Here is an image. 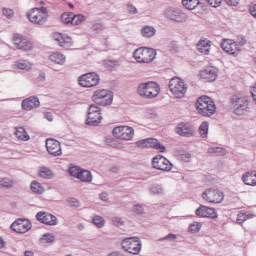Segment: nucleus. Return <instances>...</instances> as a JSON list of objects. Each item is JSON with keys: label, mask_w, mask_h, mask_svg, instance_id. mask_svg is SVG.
Wrapping results in <instances>:
<instances>
[{"label": "nucleus", "mask_w": 256, "mask_h": 256, "mask_svg": "<svg viewBox=\"0 0 256 256\" xmlns=\"http://www.w3.org/2000/svg\"><path fill=\"white\" fill-rule=\"evenodd\" d=\"M100 199L101 201H104L105 203H107V201H109V194H107V192H102L100 194Z\"/></svg>", "instance_id": "obj_54"}, {"label": "nucleus", "mask_w": 256, "mask_h": 256, "mask_svg": "<svg viewBox=\"0 0 256 256\" xmlns=\"http://www.w3.org/2000/svg\"><path fill=\"white\" fill-rule=\"evenodd\" d=\"M36 219L40 223H44V225L55 226L58 223L57 217L47 212H38L36 214Z\"/></svg>", "instance_id": "obj_19"}, {"label": "nucleus", "mask_w": 256, "mask_h": 256, "mask_svg": "<svg viewBox=\"0 0 256 256\" xmlns=\"http://www.w3.org/2000/svg\"><path fill=\"white\" fill-rule=\"evenodd\" d=\"M15 180L11 178H0V187L2 189H13L15 187Z\"/></svg>", "instance_id": "obj_31"}, {"label": "nucleus", "mask_w": 256, "mask_h": 256, "mask_svg": "<svg viewBox=\"0 0 256 256\" xmlns=\"http://www.w3.org/2000/svg\"><path fill=\"white\" fill-rule=\"evenodd\" d=\"M101 121H103V116H101V108L97 105L91 104L88 108L86 125L90 127H97Z\"/></svg>", "instance_id": "obj_6"}, {"label": "nucleus", "mask_w": 256, "mask_h": 256, "mask_svg": "<svg viewBox=\"0 0 256 256\" xmlns=\"http://www.w3.org/2000/svg\"><path fill=\"white\" fill-rule=\"evenodd\" d=\"M110 171H111V173H119V167L114 166V167L110 168Z\"/></svg>", "instance_id": "obj_59"}, {"label": "nucleus", "mask_w": 256, "mask_h": 256, "mask_svg": "<svg viewBox=\"0 0 256 256\" xmlns=\"http://www.w3.org/2000/svg\"><path fill=\"white\" fill-rule=\"evenodd\" d=\"M30 188H31V191H33V193H37L38 195L43 194V192L45 191L43 186H41V183H39L37 181H33L31 183Z\"/></svg>", "instance_id": "obj_38"}, {"label": "nucleus", "mask_w": 256, "mask_h": 256, "mask_svg": "<svg viewBox=\"0 0 256 256\" xmlns=\"http://www.w3.org/2000/svg\"><path fill=\"white\" fill-rule=\"evenodd\" d=\"M180 159L181 161H185L186 163H189V161H191V153L186 152V153L180 154Z\"/></svg>", "instance_id": "obj_51"}, {"label": "nucleus", "mask_w": 256, "mask_h": 256, "mask_svg": "<svg viewBox=\"0 0 256 256\" xmlns=\"http://www.w3.org/2000/svg\"><path fill=\"white\" fill-rule=\"evenodd\" d=\"M152 167L158 171H171L173 164L167 158L158 155L152 159Z\"/></svg>", "instance_id": "obj_14"}, {"label": "nucleus", "mask_w": 256, "mask_h": 256, "mask_svg": "<svg viewBox=\"0 0 256 256\" xmlns=\"http://www.w3.org/2000/svg\"><path fill=\"white\" fill-rule=\"evenodd\" d=\"M41 105V102H39V98L35 96H30L27 99H24L22 101V109L25 111H31V109H37Z\"/></svg>", "instance_id": "obj_23"}, {"label": "nucleus", "mask_w": 256, "mask_h": 256, "mask_svg": "<svg viewBox=\"0 0 256 256\" xmlns=\"http://www.w3.org/2000/svg\"><path fill=\"white\" fill-rule=\"evenodd\" d=\"M40 243H42V245H45L46 243H55V235L51 233L42 235L40 238Z\"/></svg>", "instance_id": "obj_39"}, {"label": "nucleus", "mask_w": 256, "mask_h": 256, "mask_svg": "<svg viewBox=\"0 0 256 256\" xmlns=\"http://www.w3.org/2000/svg\"><path fill=\"white\" fill-rule=\"evenodd\" d=\"M245 43H247V40L245 38H241V40L239 41V45H241V47H243V45H245Z\"/></svg>", "instance_id": "obj_63"}, {"label": "nucleus", "mask_w": 256, "mask_h": 256, "mask_svg": "<svg viewBox=\"0 0 256 256\" xmlns=\"http://www.w3.org/2000/svg\"><path fill=\"white\" fill-rule=\"evenodd\" d=\"M177 239V235L175 234H168L163 238H160L159 241H175Z\"/></svg>", "instance_id": "obj_52"}, {"label": "nucleus", "mask_w": 256, "mask_h": 256, "mask_svg": "<svg viewBox=\"0 0 256 256\" xmlns=\"http://www.w3.org/2000/svg\"><path fill=\"white\" fill-rule=\"evenodd\" d=\"M196 215L198 217H208L210 219H217V210L204 205H200V207L196 210Z\"/></svg>", "instance_id": "obj_21"}, {"label": "nucleus", "mask_w": 256, "mask_h": 256, "mask_svg": "<svg viewBox=\"0 0 256 256\" xmlns=\"http://www.w3.org/2000/svg\"><path fill=\"white\" fill-rule=\"evenodd\" d=\"M202 199L208 203H223L225 194L219 189L208 188L202 193Z\"/></svg>", "instance_id": "obj_9"}, {"label": "nucleus", "mask_w": 256, "mask_h": 256, "mask_svg": "<svg viewBox=\"0 0 256 256\" xmlns=\"http://www.w3.org/2000/svg\"><path fill=\"white\" fill-rule=\"evenodd\" d=\"M92 223L98 229H103V227H105V219L102 216H99V215H95L92 218Z\"/></svg>", "instance_id": "obj_37"}, {"label": "nucleus", "mask_w": 256, "mask_h": 256, "mask_svg": "<svg viewBox=\"0 0 256 256\" xmlns=\"http://www.w3.org/2000/svg\"><path fill=\"white\" fill-rule=\"evenodd\" d=\"M127 9L129 13H133V14L137 13V8L133 4L128 5Z\"/></svg>", "instance_id": "obj_57"}, {"label": "nucleus", "mask_w": 256, "mask_h": 256, "mask_svg": "<svg viewBox=\"0 0 256 256\" xmlns=\"http://www.w3.org/2000/svg\"><path fill=\"white\" fill-rule=\"evenodd\" d=\"M72 19V25H81L86 20V17L83 14H73Z\"/></svg>", "instance_id": "obj_42"}, {"label": "nucleus", "mask_w": 256, "mask_h": 256, "mask_svg": "<svg viewBox=\"0 0 256 256\" xmlns=\"http://www.w3.org/2000/svg\"><path fill=\"white\" fill-rule=\"evenodd\" d=\"M99 81V75L95 72L83 74L78 78V83L81 87H95L99 85Z\"/></svg>", "instance_id": "obj_13"}, {"label": "nucleus", "mask_w": 256, "mask_h": 256, "mask_svg": "<svg viewBox=\"0 0 256 256\" xmlns=\"http://www.w3.org/2000/svg\"><path fill=\"white\" fill-rule=\"evenodd\" d=\"M61 21L62 23H64L65 25H69V23H72L73 24V13H63L61 15Z\"/></svg>", "instance_id": "obj_41"}, {"label": "nucleus", "mask_w": 256, "mask_h": 256, "mask_svg": "<svg viewBox=\"0 0 256 256\" xmlns=\"http://www.w3.org/2000/svg\"><path fill=\"white\" fill-rule=\"evenodd\" d=\"M196 109L203 117H211V115H215V111H217L215 102L208 96H201L197 100Z\"/></svg>", "instance_id": "obj_1"}, {"label": "nucleus", "mask_w": 256, "mask_h": 256, "mask_svg": "<svg viewBox=\"0 0 256 256\" xmlns=\"http://www.w3.org/2000/svg\"><path fill=\"white\" fill-rule=\"evenodd\" d=\"M27 17L31 23L36 25H43L47 22V8H33L28 14Z\"/></svg>", "instance_id": "obj_8"}, {"label": "nucleus", "mask_w": 256, "mask_h": 256, "mask_svg": "<svg viewBox=\"0 0 256 256\" xmlns=\"http://www.w3.org/2000/svg\"><path fill=\"white\" fill-rule=\"evenodd\" d=\"M15 135L19 141H29L30 139L29 134L23 127L16 128Z\"/></svg>", "instance_id": "obj_32"}, {"label": "nucleus", "mask_w": 256, "mask_h": 256, "mask_svg": "<svg viewBox=\"0 0 256 256\" xmlns=\"http://www.w3.org/2000/svg\"><path fill=\"white\" fill-rule=\"evenodd\" d=\"M176 133L181 137H193L195 129L188 123H181L176 127Z\"/></svg>", "instance_id": "obj_22"}, {"label": "nucleus", "mask_w": 256, "mask_h": 256, "mask_svg": "<svg viewBox=\"0 0 256 256\" xmlns=\"http://www.w3.org/2000/svg\"><path fill=\"white\" fill-rule=\"evenodd\" d=\"M160 91L159 84L155 82L141 83L137 88L138 95L144 99H155Z\"/></svg>", "instance_id": "obj_2"}, {"label": "nucleus", "mask_w": 256, "mask_h": 256, "mask_svg": "<svg viewBox=\"0 0 256 256\" xmlns=\"http://www.w3.org/2000/svg\"><path fill=\"white\" fill-rule=\"evenodd\" d=\"M31 227V222L27 219H18L11 224V229L15 233H27V231H31Z\"/></svg>", "instance_id": "obj_18"}, {"label": "nucleus", "mask_w": 256, "mask_h": 256, "mask_svg": "<svg viewBox=\"0 0 256 256\" xmlns=\"http://www.w3.org/2000/svg\"><path fill=\"white\" fill-rule=\"evenodd\" d=\"M107 256H123V254H121V252H112V253L108 254Z\"/></svg>", "instance_id": "obj_61"}, {"label": "nucleus", "mask_w": 256, "mask_h": 256, "mask_svg": "<svg viewBox=\"0 0 256 256\" xmlns=\"http://www.w3.org/2000/svg\"><path fill=\"white\" fill-rule=\"evenodd\" d=\"M49 60L56 65H63L65 63V55L55 52L49 56Z\"/></svg>", "instance_id": "obj_29"}, {"label": "nucleus", "mask_w": 256, "mask_h": 256, "mask_svg": "<svg viewBox=\"0 0 256 256\" xmlns=\"http://www.w3.org/2000/svg\"><path fill=\"white\" fill-rule=\"evenodd\" d=\"M199 133L203 139L207 138V135H209V122H202L199 127Z\"/></svg>", "instance_id": "obj_40"}, {"label": "nucleus", "mask_w": 256, "mask_h": 256, "mask_svg": "<svg viewBox=\"0 0 256 256\" xmlns=\"http://www.w3.org/2000/svg\"><path fill=\"white\" fill-rule=\"evenodd\" d=\"M2 13L7 19H12L13 15H15L13 10L9 8H3Z\"/></svg>", "instance_id": "obj_49"}, {"label": "nucleus", "mask_w": 256, "mask_h": 256, "mask_svg": "<svg viewBox=\"0 0 256 256\" xmlns=\"http://www.w3.org/2000/svg\"><path fill=\"white\" fill-rule=\"evenodd\" d=\"M207 152L210 155H217L218 157H223V156L227 155V150H225L224 148H221V147H210V148H208Z\"/></svg>", "instance_id": "obj_33"}, {"label": "nucleus", "mask_w": 256, "mask_h": 256, "mask_svg": "<svg viewBox=\"0 0 256 256\" xmlns=\"http://www.w3.org/2000/svg\"><path fill=\"white\" fill-rule=\"evenodd\" d=\"M112 225H114L115 227H121L124 225V222L121 218L119 217H113L112 218Z\"/></svg>", "instance_id": "obj_50"}, {"label": "nucleus", "mask_w": 256, "mask_h": 256, "mask_svg": "<svg viewBox=\"0 0 256 256\" xmlns=\"http://www.w3.org/2000/svg\"><path fill=\"white\" fill-rule=\"evenodd\" d=\"M46 149L49 155H52L53 157H61V155H63V151L61 150V142L53 138H48L46 140Z\"/></svg>", "instance_id": "obj_16"}, {"label": "nucleus", "mask_w": 256, "mask_h": 256, "mask_svg": "<svg viewBox=\"0 0 256 256\" xmlns=\"http://www.w3.org/2000/svg\"><path fill=\"white\" fill-rule=\"evenodd\" d=\"M93 31H101L103 29V24L101 23H96L92 26Z\"/></svg>", "instance_id": "obj_55"}, {"label": "nucleus", "mask_w": 256, "mask_h": 256, "mask_svg": "<svg viewBox=\"0 0 256 256\" xmlns=\"http://www.w3.org/2000/svg\"><path fill=\"white\" fill-rule=\"evenodd\" d=\"M112 133L116 139H122V141H131L135 135V130L133 127L129 126H118L113 129Z\"/></svg>", "instance_id": "obj_11"}, {"label": "nucleus", "mask_w": 256, "mask_h": 256, "mask_svg": "<svg viewBox=\"0 0 256 256\" xmlns=\"http://www.w3.org/2000/svg\"><path fill=\"white\" fill-rule=\"evenodd\" d=\"M149 191L153 194V195H163V187L159 184H155V185H152L150 188H149Z\"/></svg>", "instance_id": "obj_43"}, {"label": "nucleus", "mask_w": 256, "mask_h": 256, "mask_svg": "<svg viewBox=\"0 0 256 256\" xmlns=\"http://www.w3.org/2000/svg\"><path fill=\"white\" fill-rule=\"evenodd\" d=\"M69 7H70V9H74L75 8V6H73V4H69Z\"/></svg>", "instance_id": "obj_64"}, {"label": "nucleus", "mask_w": 256, "mask_h": 256, "mask_svg": "<svg viewBox=\"0 0 256 256\" xmlns=\"http://www.w3.org/2000/svg\"><path fill=\"white\" fill-rule=\"evenodd\" d=\"M24 256H35V253H33V251L27 250L24 252Z\"/></svg>", "instance_id": "obj_60"}, {"label": "nucleus", "mask_w": 256, "mask_h": 256, "mask_svg": "<svg viewBox=\"0 0 256 256\" xmlns=\"http://www.w3.org/2000/svg\"><path fill=\"white\" fill-rule=\"evenodd\" d=\"M141 33L143 37H153V35H155V33H157V30H155V28L153 26H144L141 29Z\"/></svg>", "instance_id": "obj_36"}, {"label": "nucleus", "mask_w": 256, "mask_h": 256, "mask_svg": "<svg viewBox=\"0 0 256 256\" xmlns=\"http://www.w3.org/2000/svg\"><path fill=\"white\" fill-rule=\"evenodd\" d=\"M222 1L223 0H207V3L210 5V7H219Z\"/></svg>", "instance_id": "obj_53"}, {"label": "nucleus", "mask_w": 256, "mask_h": 256, "mask_svg": "<svg viewBox=\"0 0 256 256\" xmlns=\"http://www.w3.org/2000/svg\"><path fill=\"white\" fill-rule=\"evenodd\" d=\"M14 45L21 51H31L33 44L27 39H24L21 35H16L13 39Z\"/></svg>", "instance_id": "obj_20"}, {"label": "nucleus", "mask_w": 256, "mask_h": 256, "mask_svg": "<svg viewBox=\"0 0 256 256\" xmlns=\"http://www.w3.org/2000/svg\"><path fill=\"white\" fill-rule=\"evenodd\" d=\"M137 63H153L157 57V51L153 48L140 47L133 53Z\"/></svg>", "instance_id": "obj_3"}, {"label": "nucleus", "mask_w": 256, "mask_h": 256, "mask_svg": "<svg viewBox=\"0 0 256 256\" xmlns=\"http://www.w3.org/2000/svg\"><path fill=\"white\" fill-rule=\"evenodd\" d=\"M81 168H79L78 166H72L68 169V173L72 176V177H76V179H78L80 173H81Z\"/></svg>", "instance_id": "obj_45"}, {"label": "nucleus", "mask_w": 256, "mask_h": 256, "mask_svg": "<svg viewBox=\"0 0 256 256\" xmlns=\"http://www.w3.org/2000/svg\"><path fill=\"white\" fill-rule=\"evenodd\" d=\"M78 179L79 181H82V183H91V181H93V175L91 174V171L82 169L80 170Z\"/></svg>", "instance_id": "obj_28"}, {"label": "nucleus", "mask_w": 256, "mask_h": 256, "mask_svg": "<svg viewBox=\"0 0 256 256\" xmlns=\"http://www.w3.org/2000/svg\"><path fill=\"white\" fill-rule=\"evenodd\" d=\"M67 203L70 205V207H74L75 209L81 207V202H79L77 198H69Z\"/></svg>", "instance_id": "obj_46"}, {"label": "nucleus", "mask_w": 256, "mask_h": 256, "mask_svg": "<svg viewBox=\"0 0 256 256\" xmlns=\"http://www.w3.org/2000/svg\"><path fill=\"white\" fill-rule=\"evenodd\" d=\"M188 231L189 233H199L201 231V223L193 222L189 225Z\"/></svg>", "instance_id": "obj_44"}, {"label": "nucleus", "mask_w": 256, "mask_h": 256, "mask_svg": "<svg viewBox=\"0 0 256 256\" xmlns=\"http://www.w3.org/2000/svg\"><path fill=\"white\" fill-rule=\"evenodd\" d=\"M137 147L156 149L159 153H165V146L160 144L159 140L155 138H148L145 140H140L136 142Z\"/></svg>", "instance_id": "obj_15"}, {"label": "nucleus", "mask_w": 256, "mask_h": 256, "mask_svg": "<svg viewBox=\"0 0 256 256\" xmlns=\"http://www.w3.org/2000/svg\"><path fill=\"white\" fill-rule=\"evenodd\" d=\"M92 99L94 103L102 105V107H107L113 103V95L108 90H96Z\"/></svg>", "instance_id": "obj_10"}, {"label": "nucleus", "mask_w": 256, "mask_h": 256, "mask_svg": "<svg viewBox=\"0 0 256 256\" xmlns=\"http://www.w3.org/2000/svg\"><path fill=\"white\" fill-rule=\"evenodd\" d=\"M122 249L126 251V253H130L131 255H139L141 253V240L138 237H130L125 238L121 242Z\"/></svg>", "instance_id": "obj_5"}, {"label": "nucleus", "mask_w": 256, "mask_h": 256, "mask_svg": "<svg viewBox=\"0 0 256 256\" xmlns=\"http://www.w3.org/2000/svg\"><path fill=\"white\" fill-rule=\"evenodd\" d=\"M132 211L133 213H136V215H143L144 213L143 205L141 204L134 205L132 208Z\"/></svg>", "instance_id": "obj_47"}, {"label": "nucleus", "mask_w": 256, "mask_h": 256, "mask_svg": "<svg viewBox=\"0 0 256 256\" xmlns=\"http://www.w3.org/2000/svg\"><path fill=\"white\" fill-rule=\"evenodd\" d=\"M169 89L176 99H183L187 93V84L183 79L174 77L169 81Z\"/></svg>", "instance_id": "obj_4"}, {"label": "nucleus", "mask_w": 256, "mask_h": 256, "mask_svg": "<svg viewBox=\"0 0 256 256\" xmlns=\"http://www.w3.org/2000/svg\"><path fill=\"white\" fill-rule=\"evenodd\" d=\"M197 49L203 55H209V51H211V41L209 40H200L197 44Z\"/></svg>", "instance_id": "obj_27"}, {"label": "nucleus", "mask_w": 256, "mask_h": 256, "mask_svg": "<svg viewBox=\"0 0 256 256\" xmlns=\"http://www.w3.org/2000/svg\"><path fill=\"white\" fill-rule=\"evenodd\" d=\"M55 41L58 42V45L60 47H64V49H67V47H71L73 45V41L71 40V37L65 36L63 34H55L54 35Z\"/></svg>", "instance_id": "obj_24"}, {"label": "nucleus", "mask_w": 256, "mask_h": 256, "mask_svg": "<svg viewBox=\"0 0 256 256\" xmlns=\"http://www.w3.org/2000/svg\"><path fill=\"white\" fill-rule=\"evenodd\" d=\"M38 175L43 179H53V177H55V174L53 173V171L45 166L40 168Z\"/></svg>", "instance_id": "obj_30"}, {"label": "nucleus", "mask_w": 256, "mask_h": 256, "mask_svg": "<svg viewBox=\"0 0 256 256\" xmlns=\"http://www.w3.org/2000/svg\"><path fill=\"white\" fill-rule=\"evenodd\" d=\"M15 66L17 69H21L22 71H31V62L27 60L16 61Z\"/></svg>", "instance_id": "obj_34"}, {"label": "nucleus", "mask_w": 256, "mask_h": 256, "mask_svg": "<svg viewBox=\"0 0 256 256\" xmlns=\"http://www.w3.org/2000/svg\"><path fill=\"white\" fill-rule=\"evenodd\" d=\"M44 117L47 121H53V114H51V112L44 113Z\"/></svg>", "instance_id": "obj_58"}, {"label": "nucleus", "mask_w": 256, "mask_h": 256, "mask_svg": "<svg viewBox=\"0 0 256 256\" xmlns=\"http://www.w3.org/2000/svg\"><path fill=\"white\" fill-rule=\"evenodd\" d=\"M250 13L252 17H255L256 19V4H253L250 6Z\"/></svg>", "instance_id": "obj_56"}, {"label": "nucleus", "mask_w": 256, "mask_h": 256, "mask_svg": "<svg viewBox=\"0 0 256 256\" xmlns=\"http://www.w3.org/2000/svg\"><path fill=\"white\" fill-rule=\"evenodd\" d=\"M230 107L235 115H244L249 107V102L245 98L239 96H232L230 98Z\"/></svg>", "instance_id": "obj_7"}, {"label": "nucleus", "mask_w": 256, "mask_h": 256, "mask_svg": "<svg viewBox=\"0 0 256 256\" xmlns=\"http://www.w3.org/2000/svg\"><path fill=\"white\" fill-rule=\"evenodd\" d=\"M220 47L225 51V53L233 55L234 57H237L239 55V51H241L238 45L231 39H224L220 44Z\"/></svg>", "instance_id": "obj_17"}, {"label": "nucleus", "mask_w": 256, "mask_h": 256, "mask_svg": "<svg viewBox=\"0 0 256 256\" xmlns=\"http://www.w3.org/2000/svg\"><path fill=\"white\" fill-rule=\"evenodd\" d=\"M201 77L207 79L210 83L217 80V69L215 67H207L201 72Z\"/></svg>", "instance_id": "obj_25"}, {"label": "nucleus", "mask_w": 256, "mask_h": 256, "mask_svg": "<svg viewBox=\"0 0 256 256\" xmlns=\"http://www.w3.org/2000/svg\"><path fill=\"white\" fill-rule=\"evenodd\" d=\"M242 181L245 185H250L251 187H255L256 185V172H246L242 176Z\"/></svg>", "instance_id": "obj_26"}, {"label": "nucleus", "mask_w": 256, "mask_h": 256, "mask_svg": "<svg viewBox=\"0 0 256 256\" xmlns=\"http://www.w3.org/2000/svg\"><path fill=\"white\" fill-rule=\"evenodd\" d=\"M5 247V240L0 236V249H3Z\"/></svg>", "instance_id": "obj_62"}, {"label": "nucleus", "mask_w": 256, "mask_h": 256, "mask_svg": "<svg viewBox=\"0 0 256 256\" xmlns=\"http://www.w3.org/2000/svg\"><path fill=\"white\" fill-rule=\"evenodd\" d=\"M165 17L171 21H176V23H185L187 22V14H185L179 8H166L164 11Z\"/></svg>", "instance_id": "obj_12"}, {"label": "nucleus", "mask_w": 256, "mask_h": 256, "mask_svg": "<svg viewBox=\"0 0 256 256\" xmlns=\"http://www.w3.org/2000/svg\"><path fill=\"white\" fill-rule=\"evenodd\" d=\"M182 5L189 11H193L199 6V0H182Z\"/></svg>", "instance_id": "obj_35"}, {"label": "nucleus", "mask_w": 256, "mask_h": 256, "mask_svg": "<svg viewBox=\"0 0 256 256\" xmlns=\"http://www.w3.org/2000/svg\"><path fill=\"white\" fill-rule=\"evenodd\" d=\"M249 216L245 213H239L237 215V223L241 225L242 223H245V220H247Z\"/></svg>", "instance_id": "obj_48"}]
</instances>
